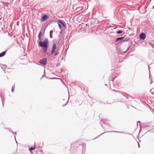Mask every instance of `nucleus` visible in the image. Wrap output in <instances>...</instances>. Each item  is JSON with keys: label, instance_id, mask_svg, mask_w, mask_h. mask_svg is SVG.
I'll use <instances>...</instances> for the list:
<instances>
[{"label": "nucleus", "instance_id": "16", "mask_svg": "<svg viewBox=\"0 0 154 154\" xmlns=\"http://www.w3.org/2000/svg\"><path fill=\"white\" fill-rule=\"evenodd\" d=\"M58 26H59V28L60 29H61V28H62V26H61V25L60 24H58Z\"/></svg>", "mask_w": 154, "mask_h": 154}, {"label": "nucleus", "instance_id": "6", "mask_svg": "<svg viewBox=\"0 0 154 154\" xmlns=\"http://www.w3.org/2000/svg\"><path fill=\"white\" fill-rule=\"evenodd\" d=\"M140 38L144 40L145 39L146 37V36L144 33H141L140 34Z\"/></svg>", "mask_w": 154, "mask_h": 154}, {"label": "nucleus", "instance_id": "1", "mask_svg": "<svg viewBox=\"0 0 154 154\" xmlns=\"http://www.w3.org/2000/svg\"><path fill=\"white\" fill-rule=\"evenodd\" d=\"M42 36V32L41 30L38 34V46L40 47L43 48V50L44 52H46L47 51L48 46V40L47 38H45L43 42L42 41V39L41 36Z\"/></svg>", "mask_w": 154, "mask_h": 154}, {"label": "nucleus", "instance_id": "22", "mask_svg": "<svg viewBox=\"0 0 154 154\" xmlns=\"http://www.w3.org/2000/svg\"><path fill=\"white\" fill-rule=\"evenodd\" d=\"M53 32V31H52V30H51V31H50V34H51V33H52Z\"/></svg>", "mask_w": 154, "mask_h": 154}, {"label": "nucleus", "instance_id": "10", "mask_svg": "<svg viewBox=\"0 0 154 154\" xmlns=\"http://www.w3.org/2000/svg\"><path fill=\"white\" fill-rule=\"evenodd\" d=\"M35 147L32 146L30 148L29 150L31 152V151L32 150H34V149H35Z\"/></svg>", "mask_w": 154, "mask_h": 154}, {"label": "nucleus", "instance_id": "13", "mask_svg": "<svg viewBox=\"0 0 154 154\" xmlns=\"http://www.w3.org/2000/svg\"><path fill=\"white\" fill-rule=\"evenodd\" d=\"M130 40V39L128 38H125L123 41V42H128Z\"/></svg>", "mask_w": 154, "mask_h": 154}, {"label": "nucleus", "instance_id": "12", "mask_svg": "<svg viewBox=\"0 0 154 154\" xmlns=\"http://www.w3.org/2000/svg\"><path fill=\"white\" fill-rule=\"evenodd\" d=\"M14 88H15V85H14L13 86H12V88H11L12 92H14Z\"/></svg>", "mask_w": 154, "mask_h": 154}, {"label": "nucleus", "instance_id": "21", "mask_svg": "<svg viewBox=\"0 0 154 154\" xmlns=\"http://www.w3.org/2000/svg\"><path fill=\"white\" fill-rule=\"evenodd\" d=\"M50 37L51 38H52V35H51V34H50Z\"/></svg>", "mask_w": 154, "mask_h": 154}, {"label": "nucleus", "instance_id": "31", "mask_svg": "<svg viewBox=\"0 0 154 154\" xmlns=\"http://www.w3.org/2000/svg\"><path fill=\"white\" fill-rule=\"evenodd\" d=\"M15 138V136H14Z\"/></svg>", "mask_w": 154, "mask_h": 154}, {"label": "nucleus", "instance_id": "2", "mask_svg": "<svg viewBox=\"0 0 154 154\" xmlns=\"http://www.w3.org/2000/svg\"><path fill=\"white\" fill-rule=\"evenodd\" d=\"M39 62L40 63L44 66H45L47 64V60L46 58H43L39 60Z\"/></svg>", "mask_w": 154, "mask_h": 154}, {"label": "nucleus", "instance_id": "14", "mask_svg": "<svg viewBox=\"0 0 154 154\" xmlns=\"http://www.w3.org/2000/svg\"><path fill=\"white\" fill-rule=\"evenodd\" d=\"M122 32V31L121 30H119L116 32V33L117 34H121Z\"/></svg>", "mask_w": 154, "mask_h": 154}, {"label": "nucleus", "instance_id": "27", "mask_svg": "<svg viewBox=\"0 0 154 154\" xmlns=\"http://www.w3.org/2000/svg\"><path fill=\"white\" fill-rule=\"evenodd\" d=\"M45 31V30H44V31L43 33V34H44V33Z\"/></svg>", "mask_w": 154, "mask_h": 154}, {"label": "nucleus", "instance_id": "3", "mask_svg": "<svg viewBox=\"0 0 154 154\" xmlns=\"http://www.w3.org/2000/svg\"><path fill=\"white\" fill-rule=\"evenodd\" d=\"M56 48L57 46L56 44H53L51 51V54H54L55 53V50H56Z\"/></svg>", "mask_w": 154, "mask_h": 154}, {"label": "nucleus", "instance_id": "28", "mask_svg": "<svg viewBox=\"0 0 154 154\" xmlns=\"http://www.w3.org/2000/svg\"><path fill=\"white\" fill-rule=\"evenodd\" d=\"M51 79H54V78H51Z\"/></svg>", "mask_w": 154, "mask_h": 154}, {"label": "nucleus", "instance_id": "15", "mask_svg": "<svg viewBox=\"0 0 154 154\" xmlns=\"http://www.w3.org/2000/svg\"><path fill=\"white\" fill-rule=\"evenodd\" d=\"M58 54H59V52H58V51H56V53L55 54L54 56H56V55H58Z\"/></svg>", "mask_w": 154, "mask_h": 154}, {"label": "nucleus", "instance_id": "5", "mask_svg": "<svg viewBox=\"0 0 154 154\" xmlns=\"http://www.w3.org/2000/svg\"><path fill=\"white\" fill-rule=\"evenodd\" d=\"M58 22L60 23H61L63 26L65 27L66 26V24L65 22L62 20H58Z\"/></svg>", "mask_w": 154, "mask_h": 154}, {"label": "nucleus", "instance_id": "7", "mask_svg": "<svg viewBox=\"0 0 154 154\" xmlns=\"http://www.w3.org/2000/svg\"><path fill=\"white\" fill-rule=\"evenodd\" d=\"M124 38V37H121L118 38H116V42H117L119 41H121Z\"/></svg>", "mask_w": 154, "mask_h": 154}, {"label": "nucleus", "instance_id": "11", "mask_svg": "<svg viewBox=\"0 0 154 154\" xmlns=\"http://www.w3.org/2000/svg\"><path fill=\"white\" fill-rule=\"evenodd\" d=\"M152 77L150 75H149V79L150 80V81H151L150 83V84H151L152 83Z\"/></svg>", "mask_w": 154, "mask_h": 154}, {"label": "nucleus", "instance_id": "9", "mask_svg": "<svg viewBox=\"0 0 154 154\" xmlns=\"http://www.w3.org/2000/svg\"><path fill=\"white\" fill-rule=\"evenodd\" d=\"M106 133H108V132H114V133H124V132H119V131H107L106 132Z\"/></svg>", "mask_w": 154, "mask_h": 154}, {"label": "nucleus", "instance_id": "18", "mask_svg": "<svg viewBox=\"0 0 154 154\" xmlns=\"http://www.w3.org/2000/svg\"><path fill=\"white\" fill-rule=\"evenodd\" d=\"M11 132L14 134H17V132H15L14 133V132H13V131H11Z\"/></svg>", "mask_w": 154, "mask_h": 154}, {"label": "nucleus", "instance_id": "30", "mask_svg": "<svg viewBox=\"0 0 154 154\" xmlns=\"http://www.w3.org/2000/svg\"><path fill=\"white\" fill-rule=\"evenodd\" d=\"M153 9H154V6L153 7Z\"/></svg>", "mask_w": 154, "mask_h": 154}, {"label": "nucleus", "instance_id": "17", "mask_svg": "<svg viewBox=\"0 0 154 154\" xmlns=\"http://www.w3.org/2000/svg\"><path fill=\"white\" fill-rule=\"evenodd\" d=\"M68 100L67 101V102L65 104L63 105V106H66V104H67V103H68Z\"/></svg>", "mask_w": 154, "mask_h": 154}, {"label": "nucleus", "instance_id": "8", "mask_svg": "<svg viewBox=\"0 0 154 154\" xmlns=\"http://www.w3.org/2000/svg\"><path fill=\"white\" fill-rule=\"evenodd\" d=\"M6 54V52L4 51L0 54V57H2L5 55Z\"/></svg>", "mask_w": 154, "mask_h": 154}, {"label": "nucleus", "instance_id": "20", "mask_svg": "<svg viewBox=\"0 0 154 154\" xmlns=\"http://www.w3.org/2000/svg\"><path fill=\"white\" fill-rule=\"evenodd\" d=\"M150 92H151V93H152V92H154V91H152V89H150Z\"/></svg>", "mask_w": 154, "mask_h": 154}, {"label": "nucleus", "instance_id": "19", "mask_svg": "<svg viewBox=\"0 0 154 154\" xmlns=\"http://www.w3.org/2000/svg\"><path fill=\"white\" fill-rule=\"evenodd\" d=\"M130 46H129L127 48L126 51L128 50L129 48H130Z\"/></svg>", "mask_w": 154, "mask_h": 154}, {"label": "nucleus", "instance_id": "24", "mask_svg": "<svg viewBox=\"0 0 154 154\" xmlns=\"http://www.w3.org/2000/svg\"><path fill=\"white\" fill-rule=\"evenodd\" d=\"M140 122H137V125H138V123H140Z\"/></svg>", "mask_w": 154, "mask_h": 154}, {"label": "nucleus", "instance_id": "23", "mask_svg": "<svg viewBox=\"0 0 154 154\" xmlns=\"http://www.w3.org/2000/svg\"><path fill=\"white\" fill-rule=\"evenodd\" d=\"M138 147L139 148L140 147V144L138 143Z\"/></svg>", "mask_w": 154, "mask_h": 154}, {"label": "nucleus", "instance_id": "25", "mask_svg": "<svg viewBox=\"0 0 154 154\" xmlns=\"http://www.w3.org/2000/svg\"><path fill=\"white\" fill-rule=\"evenodd\" d=\"M4 67H5H5H6V65H4Z\"/></svg>", "mask_w": 154, "mask_h": 154}, {"label": "nucleus", "instance_id": "29", "mask_svg": "<svg viewBox=\"0 0 154 154\" xmlns=\"http://www.w3.org/2000/svg\"><path fill=\"white\" fill-rule=\"evenodd\" d=\"M104 133H103L102 134H101L100 135H101L102 134H104Z\"/></svg>", "mask_w": 154, "mask_h": 154}, {"label": "nucleus", "instance_id": "26", "mask_svg": "<svg viewBox=\"0 0 154 154\" xmlns=\"http://www.w3.org/2000/svg\"><path fill=\"white\" fill-rule=\"evenodd\" d=\"M44 76V75L42 76V78H41V79H42L43 77Z\"/></svg>", "mask_w": 154, "mask_h": 154}, {"label": "nucleus", "instance_id": "4", "mask_svg": "<svg viewBox=\"0 0 154 154\" xmlns=\"http://www.w3.org/2000/svg\"><path fill=\"white\" fill-rule=\"evenodd\" d=\"M48 17V16L46 15H45L42 17L41 20V21L42 22L45 21L47 20Z\"/></svg>", "mask_w": 154, "mask_h": 154}]
</instances>
